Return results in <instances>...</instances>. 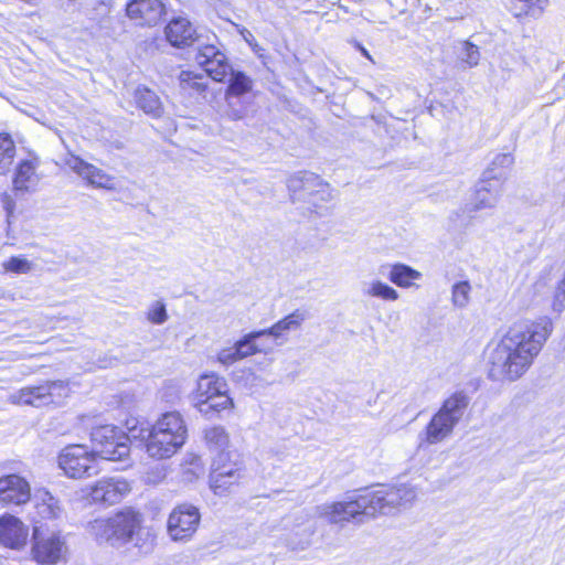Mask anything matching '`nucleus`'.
<instances>
[{
	"mask_svg": "<svg viewBox=\"0 0 565 565\" xmlns=\"http://www.w3.org/2000/svg\"><path fill=\"white\" fill-rule=\"evenodd\" d=\"M552 330L553 323L547 317L512 326L490 353L489 377L510 382L520 379L532 365Z\"/></svg>",
	"mask_w": 565,
	"mask_h": 565,
	"instance_id": "nucleus-1",
	"label": "nucleus"
},
{
	"mask_svg": "<svg viewBox=\"0 0 565 565\" xmlns=\"http://www.w3.org/2000/svg\"><path fill=\"white\" fill-rule=\"evenodd\" d=\"M131 436L145 441L147 454L154 459L172 457L184 445L188 428L179 412L162 414L151 427L132 426Z\"/></svg>",
	"mask_w": 565,
	"mask_h": 565,
	"instance_id": "nucleus-2",
	"label": "nucleus"
},
{
	"mask_svg": "<svg viewBox=\"0 0 565 565\" xmlns=\"http://www.w3.org/2000/svg\"><path fill=\"white\" fill-rule=\"evenodd\" d=\"M141 523L140 512L132 508H124L109 518L89 522L87 531L99 544L121 546L132 540Z\"/></svg>",
	"mask_w": 565,
	"mask_h": 565,
	"instance_id": "nucleus-3",
	"label": "nucleus"
},
{
	"mask_svg": "<svg viewBox=\"0 0 565 565\" xmlns=\"http://www.w3.org/2000/svg\"><path fill=\"white\" fill-rule=\"evenodd\" d=\"M469 405V397L463 392H456L449 396L441 405L439 411L431 417L427 424L424 435V441L428 445H435L443 441L451 435L455 426L461 419L466 408Z\"/></svg>",
	"mask_w": 565,
	"mask_h": 565,
	"instance_id": "nucleus-4",
	"label": "nucleus"
},
{
	"mask_svg": "<svg viewBox=\"0 0 565 565\" xmlns=\"http://www.w3.org/2000/svg\"><path fill=\"white\" fill-rule=\"evenodd\" d=\"M125 433L114 425L94 427L90 431L92 451L96 457L105 460H126L130 454V444L135 439L130 429Z\"/></svg>",
	"mask_w": 565,
	"mask_h": 565,
	"instance_id": "nucleus-5",
	"label": "nucleus"
},
{
	"mask_svg": "<svg viewBox=\"0 0 565 565\" xmlns=\"http://www.w3.org/2000/svg\"><path fill=\"white\" fill-rule=\"evenodd\" d=\"M245 477L242 456L235 450H221L214 457L210 472V486L215 494H225Z\"/></svg>",
	"mask_w": 565,
	"mask_h": 565,
	"instance_id": "nucleus-6",
	"label": "nucleus"
},
{
	"mask_svg": "<svg viewBox=\"0 0 565 565\" xmlns=\"http://www.w3.org/2000/svg\"><path fill=\"white\" fill-rule=\"evenodd\" d=\"M504 180V171L494 172L493 168H487L482 173V179L476 184L475 193L470 201L456 213L457 216L471 218V214L477 211L493 209L502 194Z\"/></svg>",
	"mask_w": 565,
	"mask_h": 565,
	"instance_id": "nucleus-7",
	"label": "nucleus"
},
{
	"mask_svg": "<svg viewBox=\"0 0 565 565\" xmlns=\"http://www.w3.org/2000/svg\"><path fill=\"white\" fill-rule=\"evenodd\" d=\"M369 511L372 516L376 513L394 514L411 507L416 498V491L412 486H382L375 491H366Z\"/></svg>",
	"mask_w": 565,
	"mask_h": 565,
	"instance_id": "nucleus-8",
	"label": "nucleus"
},
{
	"mask_svg": "<svg viewBox=\"0 0 565 565\" xmlns=\"http://www.w3.org/2000/svg\"><path fill=\"white\" fill-rule=\"evenodd\" d=\"M318 513L327 522L341 526L350 521L363 522L364 516H372L365 493L349 497L347 501L322 504L318 507Z\"/></svg>",
	"mask_w": 565,
	"mask_h": 565,
	"instance_id": "nucleus-9",
	"label": "nucleus"
},
{
	"mask_svg": "<svg viewBox=\"0 0 565 565\" xmlns=\"http://www.w3.org/2000/svg\"><path fill=\"white\" fill-rule=\"evenodd\" d=\"M288 190L294 200L306 201L318 206L319 201H330L332 193L330 185L318 174L309 171H299L287 181Z\"/></svg>",
	"mask_w": 565,
	"mask_h": 565,
	"instance_id": "nucleus-10",
	"label": "nucleus"
},
{
	"mask_svg": "<svg viewBox=\"0 0 565 565\" xmlns=\"http://www.w3.org/2000/svg\"><path fill=\"white\" fill-rule=\"evenodd\" d=\"M58 466L70 478H85L98 473L97 457L84 445H70L58 456Z\"/></svg>",
	"mask_w": 565,
	"mask_h": 565,
	"instance_id": "nucleus-11",
	"label": "nucleus"
},
{
	"mask_svg": "<svg viewBox=\"0 0 565 565\" xmlns=\"http://www.w3.org/2000/svg\"><path fill=\"white\" fill-rule=\"evenodd\" d=\"M199 509L191 504H180L170 513L168 532L172 540H185L196 531L200 522Z\"/></svg>",
	"mask_w": 565,
	"mask_h": 565,
	"instance_id": "nucleus-12",
	"label": "nucleus"
},
{
	"mask_svg": "<svg viewBox=\"0 0 565 565\" xmlns=\"http://www.w3.org/2000/svg\"><path fill=\"white\" fill-rule=\"evenodd\" d=\"M195 62L215 82H223L233 68L225 54L214 45L199 47Z\"/></svg>",
	"mask_w": 565,
	"mask_h": 565,
	"instance_id": "nucleus-13",
	"label": "nucleus"
},
{
	"mask_svg": "<svg viewBox=\"0 0 565 565\" xmlns=\"http://www.w3.org/2000/svg\"><path fill=\"white\" fill-rule=\"evenodd\" d=\"M126 14L139 26H156L166 14L161 0H130L126 4Z\"/></svg>",
	"mask_w": 565,
	"mask_h": 565,
	"instance_id": "nucleus-14",
	"label": "nucleus"
},
{
	"mask_svg": "<svg viewBox=\"0 0 565 565\" xmlns=\"http://www.w3.org/2000/svg\"><path fill=\"white\" fill-rule=\"evenodd\" d=\"M130 491V486L124 478L111 477L98 480L90 489L89 497L95 503L107 505L119 502Z\"/></svg>",
	"mask_w": 565,
	"mask_h": 565,
	"instance_id": "nucleus-15",
	"label": "nucleus"
},
{
	"mask_svg": "<svg viewBox=\"0 0 565 565\" xmlns=\"http://www.w3.org/2000/svg\"><path fill=\"white\" fill-rule=\"evenodd\" d=\"M31 498L29 482L19 475H8L0 478V501L21 505Z\"/></svg>",
	"mask_w": 565,
	"mask_h": 565,
	"instance_id": "nucleus-16",
	"label": "nucleus"
},
{
	"mask_svg": "<svg viewBox=\"0 0 565 565\" xmlns=\"http://www.w3.org/2000/svg\"><path fill=\"white\" fill-rule=\"evenodd\" d=\"M167 41L174 47L191 46L198 39L196 30L185 17H174L164 28Z\"/></svg>",
	"mask_w": 565,
	"mask_h": 565,
	"instance_id": "nucleus-17",
	"label": "nucleus"
},
{
	"mask_svg": "<svg viewBox=\"0 0 565 565\" xmlns=\"http://www.w3.org/2000/svg\"><path fill=\"white\" fill-rule=\"evenodd\" d=\"M65 543L58 535L52 534L46 537H34L32 553L34 559L40 564H56L65 552Z\"/></svg>",
	"mask_w": 565,
	"mask_h": 565,
	"instance_id": "nucleus-18",
	"label": "nucleus"
},
{
	"mask_svg": "<svg viewBox=\"0 0 565 565\" xmlns=\"http://www.w3.org/2000/svg\"><path fill=\"white\" fill-rule=\"evenodd\" d=\"M70 168L81 178L87 181L92 186L113 190L115 188L114 178L102 169L84 161L82 158L73 156L68 160Z\"/></svg>",
	"mask_w": 565,
	"mask_h": 565,
	"instance_id": "nucleus-19",
	"label": "nucleus"
},
{
	"mask_svg": "<svg viewBox=\"0 0 565 565\" xmlns=\"http://www.w3.org/2000/svg\"><path fill=\"white\" fill-rule=\"evenodd\" d=\"M28 529L13 515L0 518V543L10 548H20L26 543Z\"/></svg>",
	"mask_w": 565,
	"mask_h": 565,
	"instance_id": "nucleus-20",
	"label": "nucleus"
},
{
	"mask_svg": "<svg viewBox=\"0 0 565 565\" xmlns=\"http://www.w3.org/2000/svg\"><path fill=\"white\" fill-rule=\"evenodd\" d=\"M35 170V166L30 160L19 162L12 180L13 192L17 196L35 192L40 180Z\"/></svg>",
	"mask_w": 565,
	"mask_h": 565,
	"instance_id": "nucleus-21",
	"label": "nucleus"
},
{
	"mask_svg": "<svg viewBox=\"0 0 565 565\" xmlns=\"http://www.w3.org/2000/svg\"><path fill=\"white\" fill-rule=\"evenodd\" d=\"M47 390L44 384L35 386H25L9 395L8 401L17 405H29L33 407H42L47 405Z\"/></svg>",
	"mask_w": 565,
	"mask_h": 565,
	"instance_id": "nucleus-22",
	"label": "nucleus"
},
{
	"mask_svg": "<svg viewBox=\"0 0 565 565\" xmlns=\"http://www.w3.org/2000/svg\"><path fill=\"white\" fill-rule=\"evenodd\" d=\"M224 115L231 120H242L254 111V100L250 95H228L225 94Z\"/></svg>",
	"mask_w": 565,
	"mask_h": 565,
	"instance_id": "nucleus-23",
	"label": "nucleus"
},
{
	"mask_svg": "<svg viewBox=\"0 0 565 565\" xmlns=\"http://www.w3.org/2000/svg\"><path fill=\"white\" fill-rule=\"evenodd\" d=\"M227 392V383L223 377L214 373L203 374L198 381V388L193 397V403L195 404V399H207L217 393Z\"/></svg>",
	"mask_w": 565,
	"mask_h": 565,
	"instance_id": "nucleus-24",
	"label": "nucleus"
},
{
	"mask_svg": "<svg viewBox=\"0 0 565 565\" xmlns=\"http://www.w3.org/2000/svg\"><path fill=\"white\" fill-rule=\"evenodd\" d=\"M306 319L307 312L297 309L284 319L276 322L273 327L264 329L263 332L267 337H273L275 340H279L282 338L285 332L299 329Z\"/></svg>",
	"mask_w": 565,
	"mask_h": 565,
	"instance_id": "nucleus-25",
	"label": "nucleus"
},
{
	"mask_svg": "<svg viewBox=\"0 0 565 565\" xmlns=\"http://www.w3.org/2000/svg\"><path fill=\"white\" fill-rule=\"evenodd\" d=\"M135 99L138 107L152 118H160L163 107L160 98L154 92L147 87H138L135 92Z\"/></svg>",
	"mask_w": 565,
	"mask_h": 565,
	"instance_id": "nucleus-26",
	"label": "nucleus"
},
{
	"mask_svg": "<svg viewBox=\"0 0 565 565\" xmlns=\"http://www.w3.org/2000/svg\"><path fill=\"white\" fill-rule=\"evenodd\" d=\"M387 278L397 287L409 288L414 286V280L422 278V273L406 264L396 263L391 266Z\"/></svg>",
	"mask_w": 565,
	"mask_h": 565,
	"instance_id": "nucleus-27",
	"label": "nucleus"
},
{
	"mask_svg": "<svg viewBox=\"0 0 565 565\" xmlns=\"http://www.w3.org/2000/svg\"><path fill=\"white\" fill-rule=\"evenodd\" d=\"M232 406L233 401L227 393H217L207 399H195V407L198 411L209 418Z\"/></svg>",
	"mask_w": 565,
	"mask_h": 565,
	"instance_id": "nucleus-28",
	"label": "nucleus"
},
{
	"mask_svg": "<svg viewBox=\"0 0 565 565\" xmlns=\"http://www.w3.org/2000/svg\"><path fill=\"white\" fill-rule=\"evenodd\" d=\"M228 85L226 87L225 94L228 95H250V90L253 88V79L247 76L244 72L232 71L228 73Z\"/></svg>",
	"mask_w": 565,
	"mask_h": 565,
	"instance_id": "nucleus-29",
	"label": "nucleus"
},
{
	"mask_svg": "<svg viewBox=\"0 0 565 565\" xmlns=\"http://www.w3.org/2000/svg\"><path fill=\"white\" fill-rule=\"evenodd\" d=\"M316 531V523L311 520L297 526V530L290 534L288 545L292 550H305L311 544V537Z\"/></svg>",
	"mask_w": 565,
	"mask_h": 565,
	"instance_id": "nucleus-30",
	"label": "nucleus"
},
{
	"mask_svg": "<svg viewBox=\"0 0 565 565\" xmlns=\"http://www.w3.org/2000/svg\"><path fill=\"white\" fill-rule=\"evenodd\" d=\"M363 294L384 301H395L399 295L393 287L381 280H372L363 286Z\"/></svg>",
	"mask_w": 565,
	"mask_h": 565,
	"instance_id": "nucleus-31",
	"label": "nucleus"
},
{
	"mask_svg": "<svg viewBox=\"0 0 565 565\" xmlns=\"http://www.w3.org/2000/svg\"><path fill=\"white\" fill-rule=\"evenodd\" d=\"M180 86L183 90L202 94L207 88L205 76L192 71H182L179 75Z\"/></svg>",
	"mask_w": 565,
	"mask_h": 565,
	"instance_id": "nucleus-32",
	"label": "nucleus"
},
{
	"mask_svg": "<svg viewBox=\"0 0 565 565\" xmlns=\"http://www.w3.org/2000/svg\"><path fill=\"white\" fill-rule=\"evenodd\" d=\"M263 330L259 331H253L247 334H245L242 339L235 342L233 345L236 354L242 360L250 356L257 352H260V349L256 344V340L264 337Z\"/></svg>",
	"mask_w": 565,
	"mask_h": 565,
	"instance_id": "nucleus-33",
	"label": "nucleus"
},
{
	"mask_svg": "<svg viewBox=\"0 0 565 565\" xmlns=\"http://www.w3.org/2000/svg\"><path fill=\"white\" fill-rule=\"evenodd\" d=\"M44 387L47 390V405H61L70 394V386L67 381H45Z\"/></svg>",
	"mask_w": 565,
	"mask_h": 565,
	"instance_id": "nucleus-34",
	"label": "nucleus"
},
{
	"mask_svg": "<svg viewBox=\"0 0 565 565\" xmlns=\"http://www.w3.org/2000/svg\"><path fill=\"white\" fill-rule=\"evenodd\" d=\"M15 156V145L7 134H0V174H6Z\"/></svg>",
	"mask_w": 565,
	"mask_h": 565,
	"instance_id": "nucleus-35",
	"label": "nucleus"
},
{
	"mask_svg": "<svg viewBox=\"0 0 565 565\" xmlns=\"http://www.w3.org/2000/svg\"><path fill=\"white\" fill-rule=\"evenodd\" d=\"M204 438L210 448L225 450L228 445V435L222 426H213L204 431Z\"/></svg>",
	"mask_w": 565,
	"mask_h": 565,
	"instance_id": "nucleus-36",
	"label": "nucleus"
},
{
	"mask_svg": "<svg viewBox=\"0 0 565 565\" xmlns=\"http://www.w3.org/2000/svg\"><path fill=\"white\" fill-rule=\"evenodd\" d=\"M471 286L468 281H459L452 286V303L458 308H465L469 302Z\"/></svg>",
	"mask_w": 565,
	"mask_h": 565,
	"instance_id": "nucleus-37",
	"label": "nucleus"
},
{
	"mask_svg": "<svg viewBox=\"0 0 565 565\" xmlns=\"http://www.w3.org/2000/svg\"><path fill=\"white\" fill-rule=\"evenodd\" d=\"M459 57L469 66H476L480 60L479 47L469 41H465L460 44Z\"/></svg>",
	"mask_w": 565,
	"mask_h": 565,
	"instance_id": "nucleus-38",
	"label": "nucleus"
},
{
	"mask_svg": "<svg viewBox=\"0 0 565 565\" xmlns=\"http://www.w3.org/2000/svg\"><path fill=\"white\" fill-rule=\"evenodd\" d=\"M6 270L15 274H25L31 270V263L22 256H13L3 264Z\"/></svg>",
	"mask_w": 565,
	"mask_h": 565,
	"instance_id": "nucleus-39",
	"label": "nucleus"
},
{
	"mask_svg": "<svg viewBox=\"0 0 565 565\" xmlns=\"http://www.w3.org/2000/svg\"><path fill=\"white\" fill-rule=\"evenodd\" d=\"M514 158L511 153L497 154L488 168H493L494 172L504 171L505 179L508 178V169L512 167Z\"/></svg>",
	"mask_w": 565,
	"mask_h": 565,
	"instance_id": "nucleus-40",
	"label": "nucleus"
},
{
	"mask_svg": "<svg viewBox=\"0 0 565 565\" xmlns=\"http://www.w3.org/2000/svg\"><path fill=\"white\" fill-rule=\"evenodd\" d=\"M148 319L154 324H162L166 322L168 315L164 303L157 301L156 305L149 310Z\"/></svg>",
	"mask_w": 565,
	"mask_h": 565,
	"instance_id": "nucleus-41",
	"label": "nucleus"
},
{
	"mask_svg": "<svg viewBox=\"0 0 565 565\" xmlns=\"http://www.w3.org/2000/svg\"><path fill=\"white\" fill-rule=\"evenodd\" d=\"M217 360L220 363L228 366L242 359L238 358V355L236 354L234 347H231V348H225V349L221 350L217 354Z\"/></svg>",
	"mask_w": 565,
	"mask_h": 565,
	"instance_id": "nucleus-42",
	"label": "nucleus"
},
{
	"mask_svg": "<svg viewBox=\"0 0 565 565\" xmlns=\"http://www.w3.org/2000/svg\"><path fill=\"white\" fill-rule=\"evenodd\" d=\"M47 497H49L47 503H44L42 505L41 513L47 518H52V519L57 518L61 512L57 501L49 493H47Z\"/></svg>",
	"mask_w": 565,
	"mask_h": 565,
	"instance_id": "nucleus-43",
	"label": "nucleus"
},
{
	"mask_svg": "<svg viewBox=\"0 0 565 565\" xmlns=\"http://www.w3.org/2000/svg\"><path fill=\"white\" fill-rule=\"evenodd\" d=\"M1 202H2L3 209L6 210L8 216H10L13 213L14 207H15L14 200L9 194L4 193L1 198Z\"/></svg>",
	"mask_w": 565,
	"mask_h": 565,
	"instance_id": "nucleus-44",
	"label": "nucleus"
},
{
	"mask_svg": "<svg viewBox=\"0 0 565 565\" xmlns=\"http://www.w3.org/2000/svg\"><path fill=\"white\" fill-rule=\"evenodd\" d=\"M354 47L372 63H375L369 51L358 41H352Z\"/></svg>",
	"mask_w": 565,
	"mask_h": 565,
	"instance_id": "nucleus-45",
	"label": "nucleus"
},
{
	"mask_svg": "<svg viewBox=\"0 0 565 565\" xmlns=\"http://www.w3.org/2000/svg\"><path fill=\"white\" fill-rule=\"evenodd\" d=\"M62 1V7L67 10L70 9L71 7L74 6L75 1L76 0H61Z\"/></svg>",
	"mask_w": 565,
	"mask_h": 565,
	"instance_id": "nucleus-46",
	"label": "nucleus"
}]
</instances>
